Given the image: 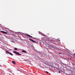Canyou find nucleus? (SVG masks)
Wrapping results in <instances>:
<instances>
[{
  "instance_id": "nucleus-1",
  "label": "nucleus",
  "mask_w": 75,
  "mask_h": 75,
  "mask_svg": "<svg viewBox=\"0 0 75 75\" xmlns=\"http://www.w3.org/2000/svg\"><path fill=\"white\" fill-rule=\"evenodd\" d=\"M13 52L15 54H16L18 55H21V54H20L18 52H16V51H13Z\"/></svg>"
},
{
  "instance_id": "nucleus-2",
  "label": "nucleus",
  "mask_w": 75,
  "mask_h": 75,
  "mask_svg": "<svg viewBox=\"0 0 75 75\" xmlns=\"http://www.w3.org/2000/svg\"><path fill=\"white\" fill-rule=\"evenodd\" d=\"M25 35H26V36H28V37H30L31 38H32L33 37V36H31V35H29L27 34H25Z\"/></svg>"
},
{
  "instance_id": "nucleus-3",
  "label": "nucleus",
  "mask_w": 75,
  "mask_h": 75,
  "mask_svg": "<svg viewBox=\"0 0 75 75\" xmlns=\"http://www.w3.org/2000/svg\"><path fill=\"white\" fill-rule=\"evenodd\" d=\"M29 40L30 41H32V42H34L35 43H36V42H37L36 41H34L31 39H29Z\"/></svg>"
},
{
  "instance_id": "nucleus-4",
  "label": "nucleus",
  "mask_w": 75,
  "mask_h": 75,
  "mask_svg": "<svg viewBox=\"0 0 75 75\" xmlns=\"http://www.w3.org/2000/svg\"><path fill=\"white\" fill-rule=\"evenodd\" d=\"M1 31V33H4V34H7V33L5 32L4 31Z\"/></svg>"
},
{
  "instance_id": "nucleus-5",
  "label": "nucleus",
  "mask_w": 75,
  "mask_h": 75,
  "mask_svg": "<svg viewBox=\"0 0 75 75\" xmlns=\"http://www.w3.org/2000/svg\"><path fill=\"white\" fill-rule=\"evenodd\" d=\"M6 54H9L10 52H9L8 51L6 50Z\"/></svg>"
},
{
  "instance_id": "nucleus-6",
  "label": "nucleus",
  "mask_w": 75,
  "mask_h": 75,
  "mask_svg": "<svg viewBox=\"0 0 75 75\" xmlns=\"http://www.w3.org/2000/svg\"><path fill=\"white\" fill-rule=\"evenodd\" d=\"M12 63L13 64H16V62L14 61H12Z\"/></svg>"
},
{
  "instance_id": "nucleus-7",
  "label": "nucleus",
  "mask_w": 75,
  "mask_h": 75,
  "mask_svg": "<svg viewBox=\"0 0 75 75\" xmlns=\"http://www.w3.org/2000/svg\"><path fill=\"white\" fill-rule=\"evenodd\" d=\"M22 52H25V53H26V52L25 50H22Z\"/></svg>"
},
{
  "instance_id": "nucleus-8",
  "label": "nucleus",
  "mask_w": 75,
  "mask_h": 75,
  "mask_svg": "<svg viewBox=\"0 0 75 75\" xmlns=\"http://www.w3.org/2000/svg\"><path fill=\"white\" fill-rule=\"evenodd\" d=\"M14 50H16V51H17L18 50V49H17V48H15Z\"/></svg>"
},
{
  "instance_id": "nucleus-9",
  "label": "nucleus",
  "mask_w": 75,
  "mask_h": 75,
  "mask_svg": "<svg viewBox=\"0 0 75 75\" xmlns=\"http://www.w3.org/2000/svg\"><path fill=\"white\" fill-rule=\"evenodd\" d=\"M9 54H10V55H12V56H13V54H12L11 53H9Z\"/></svg>"
},
{
  "instance_id": "nucleus-10",
  "label": "nucleus",
  "mask_w": 75,
  "mask_h": 75,
  "mask_svg": "<svg viewBox=\"0 0 75 75\" xmlns=\"http://www.w3.org/2000/svg\"><path fill=\"white\" fill-rule=\"evenodd\" d=\"M46 72L47 73V74H49V73L48 72V71H46Z\"/></svg>"
},
{
  "instance_id": "nucleus-11",
  "label": "nucleus",
  "mask_w": 75,
  "mask_h": 75,
  "mask_svg": "<svg viewBox=\"0 0 75 75\" xmlns=\"http://www.w3.org/2000/svg\"><path fill=\"white\" fill-rule=\"evenodd\" d=\"M60 72H60V71H59V73H60Z\"/></svg>"
},
{
  "instance_id": "nucleus-12",
  "label": "nucleus",
  "mask_w": 75,
  "mask_h": 75,
  "mask_svg": "<svg viewBox=\"0 0 75 75\" xmlns=\"http://www.w3.org/2000/svg\"><path fill=\"white\" fill-rule=\"evenodd\" d=\"M32 38L34 39V38Z\"/></svg>"
},
{
  "instance_id": "nucleus-13",
  "label": "nucleus",
  "mask_w": 75,
  "mask_h": 75,
  "mask_svg": "<svg viewBox=\"0 0 75 75\" xmlns=\"http://www.w3.org/2000/svg\"><path fill=\"white\" fill-rule=\"evenodd\" d=\"M70 59H71V58H70Z\"/></svg>"
}]
</instances>
